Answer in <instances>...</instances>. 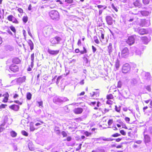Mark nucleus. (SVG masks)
I'll return each instance as SVG.
<instances>
[{
  "mask_svg": "<svg viewBox=\"0 0 152 152\" xmlns=\"http://www.w3.org/2000/svg\"><path fill=\"white\" fill-rule=\"evenodd\" d=\"M51 18L54 20L58 21L60 18L59 13L56 10H52L49 13Z\"/></svg>",
  "mask_w": 152,
  "mask_h": 152,
  "instance_id": "f257e3e1",
  "label": "nucleus"
},
{
  "mask_svg": "<svg viewBox=\"0 0 152 152\" xmlns=\"http://www.w3.org/2000/svg\"><path fill=\"white\" fill-rule=\"evenodd\" d=\"M62 40V39L58 36L51 38L50 40V43L53 45H57L60 44V42Z\"/></svg>",
  "mask_w": 152,
  "mask_h": 152,
  "instance_id": "f03ea898",
  "label": "nucleus"
},
{
  "mask_svg": "<svg viewBox=\"0 0 152 152\" xmlns=\"http://www.w3.org/2000/svg\"><path fill=\"white\" fill-rule=\"evenodd\" d=\"M131 67L128 63H126L123 66L122 71L123 73H126L128 72L130 70Z\"/></svg>",
  "mask_w": 152,
  "mask_h": 152,
  "instance_id": "7ed1b4c3",
  "label": "nucleus"
},
{
  "mask_svg": "<svg viewBox=\"0 0 152 152\" xmlns=\"http://www.w3.org/2000/svg\"><path fill=\"white\" fill-rule=\"evenodd\" d=\"M133 15H140L141 14L142 16H148L150 14V12L147 11L142 10L140 11H138L137 13H134L132 12V13Z\"/></svg>",
  "mask_w": 152,
  "mask_h": 152,
  "instance_id": "20e7f679",
  "label": "nucleus"
},
{
  "mask_svg": "<svg viewBox=\"0 0 152 152\" xmlns=\"http://www.w3.org/2000/svg\"><path fill=\"white\" fill-rule=\"evenodd\" d=\"M121 55L122 57H126L129 54V51L126 47L124 48L121 51Z\"/></svg>",
  "mask_w": 152,
  "mask_h": 152,
  "instance_id": "39448f33",
  "label": "nucleus"
},
{
  "mask_svg": "<svg viewBox=\"0 0 152 152\" xmlns=\"http://www.w3.org/2000/svg\"><path fill=\"white\" fill-rule=\"evenodd\" d=\"M150 24V20L142 19L140 21V24L142 26H148Z\"/></svg>",
  "mask_w": 152,
  "mask_h": 152,
  "instance_id": "423d86ee",
  "label": "nucleus"
},
{
  "mask_svg": "<svg viewBox=\"0 0 152 152\" xmlns=\"http://www.w3.org/2000/svg\"><path fill=\"white\" fill-rule=\"evenodd\" d=\"M126 42L129 45L133 44L135 42V38L133 36L129 37Z\"/></svg>",
  "mask_w": 152,
  "mask_h": 152,
  "instance_id": "0eeeda50",
  "label": "nucleus"
},
{
  "mask_svg": "<svg viewBox=\"0 0 152 152\" xmlns=\"http://www.w3.org/2000/svg\"><path fill=\"white\" fill-rule=\"evenodd\" d=\"M10 69L13 72H16L18 71L19 68L18 66L12 64L10 66Z\"/></svg>",
  "mask_w": 152,
  "mask_h": 152,
  "instance_id": "6e6552de",
  "label": "nucleus"
},
{
  "mask_svg": "<svg viewBox=\"0 0 152 152\" xmlns=\"http://www.w3.org/2000/svg\"><path fill=\"white\" fill-rule=\"evenodd\" d=\"M47 52L51 55L56 56L58 54L59 52V50H53L48 48L47 50Z\"/></svg>",
  "mask_w": 152,
  "mask_h": 152,
  "instance_id": "1a4fd4ad",
  "label": "nucleus"
},
{
  "mask_svg": "<svg viewBox=\"0 0 152 152\" xmlns=\"http://www.w3.org/2000/svg\"><path fill=\"white\" fill-rule=\"evenodd\" d=\"M135 31L137 32L140 34L143 35L146 33L145 29L143 28L140 29L138 28H134Z\"/></svg>",
  "mask_w": 152,
  "mask_h": 152,
  "instance_id": "9d476101",
  "label": "nucleus"
},
{
  "mask_svg": "<svg viewBox=\"0 0 152 152\" xmlns=\"http://www.w3.org/2000/svg\"><path fill=\"white\" fill-rule=\"evenodd\" d=\"M26 80V77L25 76H23L22 77H20L17 78L16 80L17 83L21 84L25 81Z\"/></svg>",
  "mask_w": 152,
  "mask_h": 152,
  "instance_id": "9b49d317",
  "label": "nucleus"
},
{
  "mask_svg": "<svg viewBox=\"0 0 152 152\" xmlns=\"http://www.w3.org/2000/svg\"><path fill=\"white\" fill-rule=\"evenodd\" d=\"M144 140L146 145L147 144L149 143L151 141V139L149 136L147 134L144 135Z\"/></svg>",
  "mask_w": 152,
  "mask_h": 152,
  "instance_id": "f8f14e48",
  "label": "nucleus"
},
{
  "mask_svg": "<svg viewBox=\"0 0 152 152\" xmlns=\"http://www.w3.org/2000/svg\"><path fill=\"white\" fill-rule=\"evenodd\" d=\"M53 102L56 104H59L62 103L61 97L58 96L55 97L53 100Z\"/></svg>",
  "mask_w": 152,
  "mask_h": 152,
  "instance_id": "ddd939ff",
  "label": "nucleus"
},
{
  "mask_svg": "<svg viewBox=\"0 0 152 152\" xmlns=\"http://www.w3.org/2000/svg\"><path fill=\"white\" fill-rule=\"evenodd\" d=\"M106 20L107 23L109 25H111L113 24V19L110 16H107L106 18Z\"/></svg>",
  "mask_w": 152,
  "mask_h": 152,
  "instance_id": "4468645a",
  "label": "nucleus"
},
{
  "mask_svg": "<svg viewBox=\"0 0 152 152\" xmlns=\"http://www.w3.org/2000/svg\"><path fill=\"white\" fill-rule=\"evenodd\" d=\"M83 65L86 66H88L90 64V62L89 61L87 58L85 56L83 58Z\"/></svg>",
  "mask_w": 152,
  "mask_h": 152,
  "instance_id": "2eb2a0df",
  "label": "nucleus"
},
{
  "mask_svg": "<svg viewBox=\"0 0 152 152\" xmlns=\"http://www.w3.org/2000/svg\"><path fill=\"white\" fill-rule=\"evenodd\" d=\"M83 111L82 108L80 107L76 108L74 110L75 113L76 114H80Z\"/></svg>",
  "mask_w": 152,
  "mask_h": 152,
  "instance_id": "dca6fc26",
  "label": "nucleus"
},
{
  "mask_svg": "<svg viewBox=\"0 0 152 152\" xmlns=\"http://www.w3.org/2000/svg\"><path fill=\"white\" fill-rule=\"evenodd\" d=\"M141 40L142 42L145 44H147L150 41V40L146 37H142Z\"/></svg>",
  "mask_w": 152,
  "mask_h": 152,
  "instance_id": "f3484780",
  "label": "nucleus"
},
{
  "mask_svg": "<svg viewBox=\"0 0 152 152\" xmlns=\"http://www.w3.org/2000/svg\"><path fill=\"white\" fill-rule=\"evenodd\" d=\"M10 108L14 110L18 111L19 109V107L18 105L14 104L10 106Z\"/></svg>",
  "mask_w": 152,
  "mask_h": 152,
  "instance_id": "a211bd4d",
  "label": "nucleus"
},
{
  "mask_svg": "<svg viewBox=\"0 0 152 152\" xmlns=\"http://www.w3.org/2000/svg\"><path fill=\"white\" fill-rule=\"evenodd\" d=\"M134 5L135 6L140 7L142 5V4L140 2L139 0H136L133 3Z\"/></svg>",
  "mask_w": 152,
  "mask_h": 152,
  "instance_id": "6ab92c4d",
  "label": "nucleus"
},
{
  "mask_svg": "<svg viewBox=\"0 0 152 152\" xmlns=\"http://www.w3.org/2000/svg\"><path fill=\"white\" fill-rule=\"evenodd\" d=\"M5 49L6 50L8 51H12L14 49V48L9 45H5L4 46Z\"/></svg>",
  "mask_w": 152,
  "mask_h": 152,
  "instance_id": "aec40b11",
  "label": "nucleus"
},
{
  "mask_svg": "<svg viewBox=\"0 0 152 152\" xmlns=\"http://www.w3.org/2000/svg\"><path fill=\"white\" fill-rule=\"evenodd\" d=\"M9 94L8 93H6L5 94H4L2 96H4V99L3 100V102L6 103L7 102V100H8V97H9Z\"/></svg>",
  "mask_w": 152,
  "mask_h": 152,
  "instance_id": "412c9836",
  "label": "nucleus"
},
{
  "mask_svg": "<svg viewBox=\"0 0 152 152\" xmlns=\"http://www.w3.org/2000/svg\"><path fill=\"white\" fill-rule=\"evenodd\" d=\"M115 66L116 70H118L120 66V62L118 59H117L116 61Z\"/></svg>",
  "mask_w": 152,
  "mask_h": 152,
  "instance_id": "4be33fe9",
  "label": "nucleus"
},
{
  "mask_svg": "<svg viewBox=\"0 0 152 152\" xmlns=\"http://www.w3.org/2000/svg\"><path fill=\"white\" fill-rule=\"evenodd\" d=\"M131 84L132 85L134 86L138 83L137 80L135 78H132L130 81Z\"/></svg>",
  "mask_w": 152,
  "mask_h": 152,
  "instance_id": "5701e85b",
  "label": "nucleus"
},
{
  "mask_svg": "<svg viewBox=\"0 0 152 152\" xmlns=\"http://www.w3.org/2000/svg\"><path fill=\"white\" fill-rule=\"evenodd\" d=\"M31 68H32L34 66V54L33 53L31 55Z\"/></svg>",
  "mask_w": 152,
  "mask_h": 152,
  "instance_id": "b1692460",
  "label": "nucleus"
},
{
  "mask_svg": "<svg viewBox=\"0 0 152 152\" xmlns=\"http://www.w3.org/2000/svg\"><path fill=\"white\" fill-rule=\"evenodd\" d=\"M91 97H94V96L97 97L99 95V92L98 91L93 92L90 94Z\"/></svg>",
  "mask_w": 152,
  "mask_h": 152,
  "instance_id": "393cba45",
  "label": "nucleus"
},
{
  "mask_svg": "<svg viewBox=\"0 0 152 152\" xmlns=\"http://www.w3.org/2000/svg\"><path fill=\"white\" fill-rule=\"evenodd\" d=\"M12 62L13 63L15 64H18L20 63V59L17 58H15L12 59Z\"/></svg>",
  "mask_w": 152,
  "mask_h": 152,
  "instance_id": "a878e982",
  "label": "nucleus"
},
{
  "mask_svg": "<svg viewBox=\"0 0 152 152\" xmlns=\"http://www.w3.org/2000/svg\"><path fill=\"white\" fill-rule=\"evenodd\" d=\"M28 44L30 47V49L31 50L34 49V44L32 41L30 40L28 42Z\"/></svg>",
  "mask_w": 152,
  "mask_h": 152,
  "instance_id": "bb28decb",
  "label": "nucleus"
},
{
  "mask_svg": "<svg viewBox=\"0 0 152 152\" xmlns=\"http://www.w3.org/2000/svg\"><path fill=\"white\" fill-rule=\"evenodd\" d=\"M108 50L109 53L110 54V53L112 52V44L110 43L108 47Z\"/></svg>",
  "mask_w": 152,
  "mask_h": 152,
  "instance_id": "cd10ccee",
  "label": "nucleus"
},
{
  "mask_svg": "<svg viewBox=\"0 0 152 152\" xmlns=\"http://www.w3.org/2000/svg\"><path fill=\"white\" fill-rule=\"evenodd\" d=\"M37 102L38 105V106L40 108H42L43 107V102L42 101H37Z\"/></svg>",
  "mask_w": 152,
  "mask_h": 152,
  "instance_id": "c85d7f7f",
  "label": "nucleus"
},
{
  "mask_svg": "<svg viewBox=\"0 0 152 152\" xmlns=\"http://www.w3.org/2000/svg\"><path fill=\"white\" fill-rule=\"evenodd\" d=\"M145 78L147 80H149L151 78V75L148 72L145 73Z\"/></svg>",
  "mask_w": 152,
  "mask_h": 152,
  "instance_id": "c756f323",
  "label": "nucleus"
},
{
  "mask_svg": "<svg viewBox=\"0 0 152 152\" xmlns=\"http://www.w3.org/2000/svg\"><path fill=\"white\" fill-rule=\"evenodd\" d=\"M110 140V138H107L104 137H101L97 139V140H103L104 141H109Z\"/></svg>",
  "mask_w": 152,
  "mask_h": 152,
  "instance_id": "7c9ffc66",
  "label": "nucleus"
},
{
  "mask_svg": "<svg viewBox=\"0 0 152 152\" xmlns=\"http://www.w3.org/2000/svg\"><path fill=\"white\" fill-rule=\"evenodd\" d=\"M32 95L30 92H28L26 94V98L28 100H30L31 98Z\"/></svg>",
  "mask_w": 152,
  "mask_h": 152,
  "instance_id": "2f4dec72",
  "label": "nucleus"
},
{
  "mask_svg": "<svg viewBox=\"0 0 152 152\" xmlns=\"http://www.w3.org/2000/svg\"><path fill=\"white\" fill-rule=\"evenodd\" d=\"M135 53L137 55H140L142 53V51L139 49H137L135 51Z\"/></svg>",
  "mask_w": 152,
  "mask_h": 152,
  "instance_id": "473e14b6",
  "label": "nucleus"
},
{
  "mask_svg": "<svg viewBox=\"0 0 152 152\" xmlns=\"http://www.w3.org/2000/svg\"><path fill=\"white\" fill-rule=\"evenodd\" d=\"M11 136L12 137H15L17 135V133L14 131H12L10 132Z\"/></svg>",
  "mask_w": 152,
  "mask_h": 152,
  "instance_id": "72a5a7b5",
  "label": "nucleus"
},
{
  "mask_svg": "<svg viewBox=\"0 0 152 152\" xmlns=\"http://www.w3.org/2000/svg\"><path fill=\"white\" fill-rule=\"evenodd\" d=\"M94 39L95 42L96 44H98L99 43V41L96 36H95L94 37Z\"/></svg>",
  "mask_w": 152,
  "mask_h": 152,
  "instance_id": "f704fd0d",
  "label": "nucleus"
},
{
  "mask_svg": "<svg viewBox=\"0 0 152 152\" xmlns=\"http://www.w3.org/2000/svg\"><path fill=\"white\" fill-rule=\"evenodd\" d=\"M14 17L12 15H10L7 17V18L9 20L12 21Z\"/></svg>",
  "mask_w": 152,
  "mask_h": 152,
  "instance_id": "c9c22d12",
  "label": "nucleus"
},
{
  "mask_svg": "<svg viewBox=\"0 0 152 152\" xmlns=\"http://www.w3.org/2000/svg\"><path fill=\"white\" fill-rule=\"evenodd\" d=\"M64 109L66 112L68 113L70 111V109L67 106H65L64 107Z\"/></svg>",
  "mask_w": 152,
  "mask_h": 152,
  "instance_id": "e433bc0d",
  "label": "nucleus"
},
{
  "mask_svg": "<svg viewBox=\"0 0 152 152\" xmlns=\"http://www.w3.org/2000/svg\"><path fill=\"white\" fill-rule=\"evenodd\" d=\"M10 29L14 33H15L16 32V30L15 27L12 26H10L9 27Z\"/></svg>",
  "mask_w": 152,
  "mask_h": 152,
  "instance_id": "4c0bfd02",
  "label": "nucleus"
},
{
  "mask_svg": "<svg viewBox=\"0 0 152 152\" xmlns=\"http://www.w3.org/2000/svg\"><path fill=\"white\" fill-rule=\"evenodd\" d=\"M97 7L99 9H101L103 8V9H105L107 8V7L105 5H98Z\"/></svg>",
  "mask_w": 152,
  "mask_h": 152,
  "instance_id": "58836bf2",
  "label": "nucleus"
},
{
  "mask_svg": "<svg viewBox=\"0 0 152 152\" xmlns=\"http://www.w3.org/2000/svg\"><path fill=\"white\" fill-rule=\"evenodd\" d=\"M62 102H64L69 101V99L66 97H61Z\"/></svg>",
  "mask_w": 152,
  "mask_h": 152,
  "instance_id": "ea45409f",
  "label": "nucleus"
},
{
  "mask_svg": "<svg viewBox=\"0 0 152 152\" xmlns=\"http://www.w3.org/2000/svg\"><path fill=\"white\" fill-rule=\"evenodd\" d=\"M107 98L108 99H113V97L112 94H110L107 95Z\"/></svg>",
  "mask_w": 152,
  "mask_h": 152,
  "instance_id": "a19ab883",
  "label": "nucleus"
},
{
  "mask_svg": "<svg viewBox=\"0 0 152 152\" xmlns=\"http://www.w3.org/2000/svg\"><path fill=\"white\" fill-rule=\"evenodd\" d=\"M150 0H142V2L145 5L148 4H149Z\"/></svg>",
  "mask_w": 152,
  "mask_h": 152,
  "instance_id": "79ce46f5",
  "label": "nucleus"
},
{
  "mask_svg": "<svg viewBox=\"0 0 152 152\" xmlns=\"http://www.w3.org/2000/svg\"><path fill=\"white\" fill-rule=\"evenodd\" d=\"M145 88L148 91L150 92L151 91V89L150 86H147L145 87Z\"/></svg>",
  "mask_w": 152,
  "mask_h": 152,
  "instance_id": "37998d69",
  "label": "nucleus"
},
{
  "mask_svg": "<svg viewBox=\"0 0 152 152\" xmlns=\"http://www.w3.org/2000/svg\"><path fill=\"white\" fill-rule=\"evenodd\" d=\"M23 21L25 23H26L28 20V17L26 16H24L23 18Z\"/></svg>",
  "mask_w": 152,
  "mask_h": 152,
  "instance_id": "c03bdc74",
  "label": "nucleus"
},
{
  "mask_svg": "<svg viewBox=\"0 0 152 152\" xmlns=\"http://www.w3.org/2000/svg\"><path fill=\"white\" fill-rule=\"evenodd\" d=\"M12 21L13 23H15L18 24V20L15 18L14 17L13 18V20Z\"/></svg>",
  "mask_w": 152,
  "mask_h": 152,
  "instance_id": "a18cd8bd",
  "label": "nucleus"
},
{
  "mask_svg": "<svg viewBox=\"0 0 152 152\" xmlns=\"http://www.w3.org/2000/svg\"><path fill=\"white\" fill-rule=\"evenodd\" d=\"M21 133L23 135L25 136H28V133L25 131L23 130L22 131Z\"/></svg>",
  "mask_w": 152,
  "mask_h": 152,
  "instance_id": "49530a36",
  "label": "nucleus"
},
{
  "mask_svg": "<svg viewBox=\"0 0 152 152\" xmlns=\"http://www.w3.org/2000/svg\"><path fill=\"white\" fill-rule=\"evenodd\" d=\"M83 51H80V53L82 54H83L84 53H87V50L86 48L85 47L83 48Z\"/></svg>",
  "mask_w": 152,
  "mask_h": 152,
  "instance_id": "de8ad7c7",
  "label": "nucleus"
},
{
  "mask_svg": "<svg viewBox=\"0 0 152 152\" xmlns=\"http://www.w3.org/2000/svg\"><path fill=\"white\" fill-rule=\"evenodd\" d=\"M121 135L120 134L116 133L112 135L111 136L114 137H116L119 136Z\"/></svg>",
  "mask_w": 152,
  "mask_h": 152,
  "instance_id": "09e8293b",
  "label": "nucleus"
},
{
  "mask_svg": "<svg viewBox=\"0 0 152 152\" xmlns=\"http://www.w3.org/2000/svg\"><path fill=\"white\" fill-rule=\"evenodd\" d=\"M97 149L98 152H105L104 150L101 148H99Z\"/></svg>",
  "mask_w": 152,
  "mask_h": 152,
  "instance_id": "8fccbe9b",
  "label": "nucleus"
},
{
  "mask_svg": "<svg viewBox=\"0 0 152 152\" xmlns=\"http://www.w3.org/2000/svg\"><path fill=\"white\" fill-rule=\"evenodd\" d=\"M113 123V119H109L108 122V124L109 126H110Z\"/></svg>",
  "mask_w": 152,
  "mask_h": 152,
  "instance_id": "3c124183",
  "label": "nucleus"
},
{
  "mask_svg": "<svg viewBox=\"0 0 152 152\" xmlns=\"http://www.w3.org/2000/svg\"><path fill=\"white\" fill-rule=\"evenodd\" d=\"M120 107H118L116 105L115 106V110L118 112H119L120 110Z\"/></svg>",
  "mask_w": 152,
  "mask_h": 152,
  "instance_id": "603ef678",
  "label": "nucleus"
},
{
  "mask_svg": "<svg viewBox=\"0 0 152 152\" xmlns=\"http://www.w3.org/2000/svg\"><path fill=\"white\" fill-rule=\"evenodd\" d=\"M56 131V132H58V133H57V134H59L60 133V131L59 130V128L58 127H56L54 129Z\"/></svg>",
  "mask_w": 152,
  "mask_h": 152,
  "instance_id": "864d4df0",
  "label": "nucleus"
},
{
  "mask_svg": "<svg viewBox=\"0 0 152 152\" xmlns=\"http://www.w3.org/2000/svg\"><path fill=\"white\" fill-rule=\"evenodd\" d=\"M61 134L63 136V137H66L67 136V133L66 132L64 131L61 132Z\"/></svg>",
  "mask_w": 152,
  "mask_h": 152,
  "instance_id": "5fc2aeb1",
  "label": "nucleus"
},
{
  "mask_svg": "<svg viewBox=\"0 0 152 152\" xmlns=\"http://www.w3.org/2000/svg\"><path fill=\"white\" fill-rule=\"evenodd\" d=\"M120 133L123 135H126V133L123 130H121L120 131Z\"/></svg>",
  "mask_w": 152,
  "mask_h": 152,
  "instance_id": "6e6d98bb",
  "label": "nucleus"
},
{
  "mask_svg": "<svg viewBox=\"0 0 152 152\" xmlns=\"http://www.w3.org/2000/svg\"><path fill=\"white\" fill-rule=\"evenodd\" d=\"M84 134L86 136H88L91 134V133H89L87 131L85 132Z\"/></svg>",
  "mask_w": 152,
  "mask_h": 152,
  "instance_id": "4d7b16f0",
  "label": "nucleus"
},
{
  "mask_svg": "<svg viewBox=\"0 0 152 152\" xmlns=\"http://www.w3.org/2000/svg\"><path fill=\"white\" fill-rule=\"evenodd\" d=\"M112 8L114 9L116 12H117L118 11V10L117 9V8L115 7L114 4H113L112 5Z\"/></svg>",
  "mask_w": 152,
  "mask_h": 152,
  "instance_id": "13d9d810",
  "label": "nucleus"
},
{
  "mask_svg": "<svg viewBox=\"0 0 152 152\" xmlns=\"http://www.w3.org/2000/svg\"><path fill=\"white\" fill-rule=\"evenodd\" d=\"M100 31L101 32V38L102 39H104V34L103 33V32L102 31L100 30Z\"/></svg>",
  "mask_w": 152,
  "mask_h": 152,
  "instance_id": "bf43d9fd",
  "label": "nucleus"
},
{
  "mask_svg": "<svg viewBox=\"0 0 152 152\" xmlns=\"http://www.w3.org/2000/svg\"><path fill=\"white\" fill-rule=\"evenodd\" d=\"M65 2L69 4H71L73 2V0H65Z\"/></svg>",
  "mask_w": 152,
  "mask_h": 152,
  "instance_id": "052dcab7",
  "label": "nucleus"
},
{
  "mask_svg": "<svg viewBox=\"0 0 152 152\" xmlns=\"http://www.w3.org/2000/svg\"><path fill=\"white\" fill-rule=\"evenodd\" d=\"M7 106L6 104H2L0 106V109L5 108Z\"/></svg>",
  "mask_w": 152,
  "mask_h": 152,
  "instance_id": "680f3d73",
  "label": "nucleus"
},
{
  "mask_svg": "<svg viewBox=\"0 0 152 152\" xmlns=\"http://www.w3.org/2000/svg\"><path fill=\"white\" fill-rule=\"evenodd\" d=\"M92 48L93 50V52L94 53L96 51V48L94 46H92Z\"/></svg>",
  "mask_w": 152,
  "mask_h": 152,
  "instance_id": "e2e57ef3",
  "label": "nucleus"
},
{
  "mask_svg": "<svg viewBox=\"0 0 152 152\" xmlns=\"http://www.w3.org/2000/svg\"><path fill=\"white\" fill-rule=\"evenodd\" d=\"M113 102L111 100H110L109 99H108L107 101L106 102L107 104H112Z\"/></svg>",
  "mask_w": 152,
  "mask_h": 152,
  "instance_id": "0e129e2a",
  "label": "nucleus"
},
{
  "mask_svg": "<svg viewBox=\"0 0 152 152\" xmlns=\"http://www.w3.org/2000/svg\"><path fill=\"white\" fill-rule=\"evenodd\" d=\"M109 111V109L105 108L102 112L104 113H105L107 112H108Z\"/></svg>",
  "mask_w": 152,
  "mask_h": 152,
  "instance_id": "69168bd1",
  "label": "nucleus"
},
{
  "mask_svg": "<svg viewBox=\"0 0 152 152\" xmlns=\"http://www.w3.org/2000/svg\"><path fill=\"white\" fill-rule=\"evenodd\" d=\"M81 145L82 144H81L79 145L78 147L76 148V151H78L81 148Z\"/></svg>",
  "mask_w": 152,
  "mask_h": 152,
  "instance_id": "338daca9",
  "label": "nucleus"
},
{
  "mask_svg": "<svg viewBox=\"0 0 152 152\" xmlns=\"http://www.w3.org/2000/svg\"><path fill=\"white\" fill-rule=\"evenodd\" d=\"M149 131L150 134L152 135V127H150L149 128Z\"/></svg>",
  "mask_w": 152,
  "mask_h": 152,
  "instance_id": "774afa93",
  "label": "nucleus"
}]
</instances>
